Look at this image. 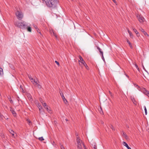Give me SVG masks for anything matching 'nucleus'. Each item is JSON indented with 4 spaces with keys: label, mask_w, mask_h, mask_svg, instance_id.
Wrapping results in <instances>:
<instances>
[{
    "label": "nucleus",
    "mask_w": 149,
    "mask_h": 149,
    "mask_svg": "<svg viewBox=\"0 0 149 149\" xmlns=\"http://www.w3.org/2000/svg\"><path fill=\"white\" fill-rule=\"evenodd\" d=\"M47 6L49 7L54 8L56 7L58 3V0H46L45 1Z\"/></svg>",
    "instance_id": "1"
},
{
    "label": "nucleus",
    "mask_w": 149,
    "mask_h": 149,
    "mask_svg": "<svg viewBox=\"0 0 149 149\" xmlns=\"http://www.w3.org/2000/svg\"><path fill=\"white\" fill-rule=\"evenodd\" d=\"M28 77L34 86L39 89H40L41 88V86L39 84V81L37 78L36 79H34L30 75H28Z\"/></svg>",
    "instance_id": "2"
},
{
    "label": "nucleus",
    "mask_w": 149,
    "mask_h": 149,
    "mask_svg": "<svg viewBox=\"0 0 149 149\" xmlns=\"http://www.w3.org/2000/svg\"><path fill=\"white\" fill-rule=\"evenodd\" d=\"M14 24L16 26L22 29H25L27 26L25 22L24 21L21 22L16 21L15 22Z\"/></svg>",
    "instance_id": "3"
},
{
    "label": "nucleus",
    "mask_w": 149,
    "mask_h": 149,
    "mask_svg": "<svg viewBox=\"0 0 149 149\" xmlns=\"http://www.w3.org/2000/svg\"><path fill=\"white\" fill-rule=\"evenodd\" d=\"M77 136V147L78 149H82V145L84 146L83 142L79 138V136L77 133L76 134Z\"/></svg>",
    "instance_id": "4"
},
{
    "label": "nucleus",
    "mask_w": 149,
    "mask_h": 149,
    "mask_svg": "<svg viewBox=\"0 0 149 149\" xmlns=\"http://www.w3.org/2000/svg\"><path fill=\"white\" fill-rule=\"evenodd\" d=\"M15 15L17 18L19 20L22 19L23 17V15L20 11L17 10L15 13Z\"/></svg>",
    "instance_id": "5"
},
{
    "label": "nucleus",
    "mask_w": 149,
    "mask_h": 149,
    "mask_svg": "<svg viewBox=\"0 0 149 149\" xmlns=\"http://www.w3.org/2000/svg\"><path fill=\"white\" fill-rule=\"evenodd\" d=\"M138 89L142 92L145 94L147 95L149 97V92L147 91L145 88L139 87Z\"/></svg>",
    "instance_id": "6"
},
{
    "label": "nucleus",
    "mask_w": 149,
    "mask_h": 149,
    "mask_svg": "<svg viewBox=\"0 0 149 149\" xmlns=\"http://www.w3.org/2000/svg\"><path fill=\"white\" fill-rule=\"evenodd\" d=\"M137 17L138 20L140 22L142 23L144 21L145 19L142 16L138 15H137Z\"/></svg>",
    "instance_id": "7"
},
{
    "label": "nucleus",
    "mask_w": 149,
    "mask_h": 149,
    "mask_svg": "<svg viewBox=\"0 0 149 149\" xmlns=\"http://www.w3.org/2000/svg\"><path fill=\"white\" fill-rule=\"evenodd\" d=\"M79 60L78 62L79 63V64L80 65V63H81L82 64L84 63V62H85L81 56H79Z\"/></svg>",
    "instance_id": "8"
},
{
    "label": "nucleus",
    "mask_w": 149,
    "mask_h": 149,
    "mask_svg": "<svg viewBox=\"0 0 149 149\" xmlns=\"http://www.w3.org/2000/svg\"><path fill=\"white\" fill-rule=\"evenodd\" d=\"M122 134L123 137L126 140H128L129 139L128 136L125 132H123Z\"/></svg>",
    "instance_id": "9"
},
{
    "label": "nucleus",
    "mask_w": 149,
    "mask_h": 149,
    "mask_svg": "<svg viewBox=\"0 0 149 149\" xmlns=\"http://www.w3.org/2000/svg\"><path fill=\"white\" fill-rule=\"evenodd\" d=\"M10 110L11 111V112L12 113L13 116L15 117L16 116V114L15 111L13 110V109L12 108H10Z\"/></svg>",
    "instance_id": "10"
},
{
    "label": "nucleus",
    "mask_w": 149,
    "mask_h": 149,
    "mask_svg": "<svg viewBox=\"0 0 149 149\" xmlns=\"http://www.w3.org/2000/svg\"><path fill=\"white\" fill-rule=\"evenodd\" d=\"M131 99L132 101V102H133V103L135 104V105H136V101L134 97H133L131 96Z\"/></svg>",
    "instance_id": "11"
},
{
    "label": "nucleus",
    "mask_w": 149,
    "mask_h": 149,
    "mask_svg": "<svg viewBox=\"0 0 149 149\" xmlns=\"http://www.w3.org/2000/svg\"><path fill=\"white\" fill-rule=\"evenodd\" d=\"M126 41H127V42L129 44V45L130 48H131V49H132L133 48V46L132 45L131 43L130 42V41L128 39H126Z\"/></svg>",
    "instance_id": "12"
},
{
    "label": "nucleus",
    "mask_w": 149,
    "mask_h": 149,
    "mask_svg": "<svg viewBox=\"0 0 149 149\" xmlns=\"http://www.w3.org/2000/svg\"><path fill=\"white\" fill-rule=\"evenodd\" d=\"M132 29H133L134 31L135 32V33L136 34L137 36L138 37L140 35L139 34V32L137 31L136 30V29L134 28L133 27H132Z\"/></svg>",
    "instance_id": "13"
},
{
    "label": "nucleus",
    "mask_w": 149,
    "mask_h": 149,
    "mask_svg": "<svg viewBox=\"0 0 149 149\" xmlns=\"http://www.w3.org/2000/svg\"><path fill=\"white\" fill-rule=\"evenodd\" d=\"M50 33H51V34L53 33V34L55 36L56 38H57V36L56 35V33L54 32V31L52 29V30H50Z\"/></svg>",
    "instance_id": "14"
},
{
    "label": "nucleus",
    "mask_w": 149,
    "mask_h": 149,
    "mask_svg": "<svg viewBox=\"0 0 149 149\" xmlns=\"http://www.w3.org/2000/svg\"><path fill=\"white\" fill-rule=\"evenodd\" d=\"M37 106L39 108V110L40 111H41L42 110V108L41 105L39 104H37Z\"/></svg>",
    "instance_id": "15"
},
{
    "label": "nucleus",
    "mask_w": 149,
    "mask_h": 149,
    "mask_svg": "<svg viewBox=\"0 0 149 149\" xmlns=\"http://www.w3.org/2000/svg\"><path fill=\"white\" fill-rule=\"evenodd\" d=\"M27 96L28 97L29 100L30 101H32L33 99L32 98L31 96L29 94H28Z\"/></svg>",
    "instance_id": "16"
},
{
    "label": "nucleus",
    "mask_w": 149,
    "mask_h": 149,
    "mask_svg": "<svg viewBox=\"0 0 149 149\" xmlns=\"http://www.w3.org/2000/svg\"><path fill=\"white\" fill-rule=\"evenodd\" d=\"M9 132H10V133L12 134L13 136V137H14V133H15V132H14V131H13V130H10L9 131Z\"/></svg>",
    "instance_id": "17"
},
{
    "label": "nucleus",
    "mask_w": 149,
    "mask_h": 149,
    "mask_svg": "<svg viewBox=\"0 0 149 149\" xmlns=\"http://www.w3.org/2000/svg\"><path fill=\"white\" fill-rule=\"evenodd\" d=\"M3 74V70L2 68H0V77Z\"/></svg>",
    "instance_id": "18"
},
{
    "label": "nucleus",
    "mask_w": 149,
    "mask_h": 149,
    "mask_svg": "<svg viewBox=\"0 0 149 149\" xmlns=\"http://www.w3.org/2000/svg\"><path fill=\"white\" fill-rule=\"evenodd\" d=\"M97 49L100 52V53L102 54H102H103V52H102L101 51V50L100 48V47H98L97 46Z\"/></svg>",
    "instance_id": "19"
},
{
    "label": "nucleus",
    "mask_w": 149,
    "mask_h": 149,
    "mask_svg": "<svg viewBox=\"0 0 149 149\" xmlns=\"http://www.w3.org/2000/svg\"><path fill=\"white\" fill-rule=\"evenodd\" d=\"M27 31L31 32V28L30 26H28L27 27Z\"/></svg>",
    "instance_id": "20"
},
{
    "label": "nucleus",
    "mask_w": 149,
    "mask_h": 149,
    "mask_svg": "<svg viewBox=\"0 0 149 149\" xmlns=\"http://www.w3.org/2000/svg\"><path fill=\"white\" fill-rule=\"evenodd\" d=\"M123 145L125 146L126 148H127L128 146V145L127 144L125 141H123Z\"/></svg>",
    "instance_id": "21"
},
{
    "label": "nucleus",
    "mask_w": 149,
    "mask_h": 149,
    "mask_svg": "<svg viewBox=\"0 0 149 149\" xmlns=\"http://www.w3.org/2000/svg\"><path fill=\"white\" fill-rule=\"evenodd\" d=\"M99 111L100 113L101 114H103V112L102 111V109L101 107H100V109H99Z\"/></svg>",
    "instance_id": "22"
},
{
    "label": "nucleus",
    "mask_w": 149,
    "mask_h": 149,
    "mask_svg": "<svg viewBox=\"0 0 149 149\" xmlns=\"http://www.w3.org/2000/svg\"><path fill=\"white\" fill-rule=\"evenodd\" d=\"M144 109L145 115H146L147 114V112L146 107L145 106H144Z\"/></svg>",
    "instance_id": "23"
},
{
    "label": "nucleus",
    "mask_w": 149,
    "mask_h": 149,
    "mask_svg": "<svg viewBox=\"0 0 149 149\" xmlns=\"http://www.w3.org/2000/svg\"><path fill=\"white\" fill-rule=\"evenodd\" d=\"M84 65V66L86 67V69H88V66H87V64L85 62H84V64H82Z\"/></svg>",
    "instance_id": "24"
},
{
    "label": "nucleus",
    "mask_w": 149,
    "mask_h": 149,
    "mask_svg": "<svg viewBox=\"0 0 149 149\" xmlns=\"http://www.w3.org/2000/svg\"><path fill=\"white\" fill-rule=\"evenodd\" d=\"M42 105L45 108H46V107L47 106L46 104L45 103H42Z\"/></svg>",
    "instance_id": "25"
},
{
    "label": "nucleus",
    "mask_w": 149,
    "mask_h": 149,
    "mask_svg": "<svg viewBox=\"0 0 149 149\" xmlns=\"http://www.w3.org/2000/svg\"><path fill=\"white\" fill-rule=\"evenodd\" d=\"M38 139L40 141H43L44 140L42 137L39 138Z\"/></svg>",
    "instance_id": "26"
},
{
    "label": "nucleus",
    "mask_w": 149,
    "mask_h": 149,
    "mask_svg": "<svg viewBox=\"0 0 149 149\" xmlns=\"http://www.w3.org/2000/svg\"><path fill=\"white\" fill-rule=\"evenodd\" d=\"M143 33L144 35L148 37L149 36L148 34L146 33V32L145 31Z\"/></svg>",
    "instance_id": "27"
},
{
    "label": "nucleus",
    "mask_w": 149,
    "mask_h": 149,
    "mask_svg": "<svg viewBox=\"0 0 149 149\" xmlns=\"http://www.w3.org/2000/svg\"><path fill=\"white\" fill-rule=\"evenodd\" d=\"M60 145L61 148V149H65L64 147L63 146L62 144L61 143H60Z\"/></svg>",
    "instance_id": "28"
},
{
    "label": "nucleus",
    "mask_w": 149,
    "mask_h": 149,
    "mask_svg": "<svg viewBox=\"0 0 149 149\" xmlns=\"http://www.w3.org/2000/svg\"><path fill=\"white\" fill-rule=\"evenodd\" d=\"M135 67H136V68L139 71H140V70H139V68L138 67L137 65L136 64H135Z\"/></svg>",
    "instance_id": "29"
},
{
    "label": "nucleus",
    "mask_w": 149,
    "mask_h": 149,
    "mask_svg": "<svg viewBox=\"0 0 149 149\" xmlns=\"http://www.w3.org/2000/svg\"><path fill=\"white\" fill-rule=\"evenodd\" d=\"M139 29L141 32H142L143 33L145 31L141 27Z\"/></svg>",
    "instance_id": "30"
},
{
    "label": "nucleus",
    "mask_w": 149,
    "mask_h": 149,
    "mask_svg": "<svg viewBox=\"0 0 149 149\" xmlns=\"http://www.w3.org/2000/svg\"><path fill=\"white\" fill-rule=\"evenodd\" d=\"M129 34L130 35V36L131 38H133V35L132 34V33L131 32L130 33H129Z\"/></svg>",
    "instance_id": "31"
},
{
    "label": "nucleus",
    "mask_w": 149,
    "mask_h": 149,
    "mask_svg": "<svg viewBox=\"0 0 149 149\" xmlns=\"http://www.w3.org/2000/svg\"><path fill=\"white\" fill-rule=\"evenodd\" d=\"M109 94L110 95V96L112 97H113V95L111 92L110 91H109Z\"/></svg>",
    "instance_id": "32"
},
{
    "label": "nucleus",
    "mask_w": 149,
    "mask_h": 149,
    "mask_svg": "<svg viewBox=\"0 0 149 149\" xmlns=\"http://www.w3.org/2000/svg\"><path fill=\"white\" fill-rule=\"evenodd\" d=\"M46 109L47 111L49 112V111H50V110H49V107L47 106L46 107V108H45Z\"/></svg>",
    "instance_id": "33"
},
{
    "label": "nucleus",
    "mask_w": 149,
    "mask_h": 149,
    "mask_svg": "<svg viewBox=\"0 0 149 149\" xmlns=\"http://www.w3.org/2000/svg\"><path fill=\"white\" fill-rule=\"evenodd\" d=\"M59 92L61 97L64 95L63 93L61 91H60Z\"/></svg>",
    "instance_id": "34"
},
{
    "label": "nucleus",
    "mask_w": 149,
    "mask_h": 149,
    "mask_svg": "<svg viewBox=\"0 0 149 149\" xmlns=\"http://www.w3.org/2000/svg\"><path fill=\"white\" fill-rule=\"evenodd\" d=\"M110 127L112 130H115V129L114 128V127L112 125H111V126Z\"/></svg>",
    "instance_id": "35"
},
{
    "label": "nucleus",
    "mask_w": 149,
    "mask_h": 149,
    "mask_svg": "<svg viewBox=\"0 0 149 149\" xmlns=\"http://www.w3.org/2000/svg\"><path fill=\"white\" fill-rule=\"evenodd\" d=\"M9 100L10 101V102L11 103H13V101L11 100V98L10 97L9 98Z\"/></svg>",
    "instance_id": "36"
},
{
    "label": "nucleus",
    "mask_w": 149,
    "mask_h": 149,
    "mask_svg": "<svg viewBox=\"0 0 149 149\" xmlns=\"http://www.w3.org/2000/svg\"><path fill=\"white\" fill-rule=\"evenodd\" d=\"M63 100L64 102L66 103V102H67V101L65 99H65H63Z\"/></svg>",
    "instance_id": "37"
},
{
    "label": "nucleus",
    "mask_w": 149,
    "mask_h": 149,
    "mask_svg": "<svg viewBox=\"0 0 149 149\" xmlns=\"http://www.w3.org/2000/svg\"><path fill=\"white\" fill-rule=\"evenodd\" d=\"M55 62L56 63V64H57V65L58 66H59V63L57 61H55Z\"/></svg>",
    "instance_id": "38"
},
{
    "label": "nucleus",
    "mask_w": 149,
    "mask_h": 149,
    "mask_svg": "<svg viewBox=\"0 0 149 149\" xmlns=\"http://www.w3.org/2000/svg\"><path fill=\"white\" fill-rule=\"evenodd\" d=\"M37 31L38 33H40L41 35V32L40 31V30L38 29H37Z\"/></svg>",
    "instance_id": "39"
},
{
    "label": "nucleus",
    "mask_w": 149,
    "mask_h": 149,
    "mask_svg": "<svg viewBox=\"0 0 149 149\" xmlns=\"http://www.w3.org/2000/svg\"><path fill=\"white\" fill-rule=\"evenodd\" d=\"M142 67H143V68L144 69V70H145L147 72H148L146 71V69L145 68L144 66H143V65H142Z\"/></svg>",
    "instance_id": "40"
},
{
    "label": "nucleus",
    "mask_w": 149,
    "mask_h": 149,
    "mask_svg": "<svg viewBox=\"0 0 149 149\" xmlns=\"http://www.w3.org/2000/svg\"><path fill=\"white\" fill-rule=\"evenodd\" d=\"M39 100L41 102V103H43V101L41 98H40Z\"/></svg>",
    "instance_id": "41"
},
{
    "label": "nucleus",
    "mask_w": 149,
    "mask_h": 149,
    "mask_svg": "<svg viewBox=\"0 0 149 149\" xmlns=\"http://www.w3.org/2000/svg\"><path fill=\"white\" fill-rule=\"evenodd\" d=\"M34 27L35 28V29H38L36 25L34 26Z\"/></svg>",
    "instance_id": "42"
},
{
    "label": "nucleus",
    "mask_w": 149,
    "mask_h": 149,
    "mask_svg": "<svg viewBox=\"0 0 149 149\" xmlns=\"http://www.w3.org/2000/svg\"><path fill=\"white\" fill-rule=\"evenodd\" d=\"M102 58L103 60V61H104V57L103 56V54H102Z\"/></svg>",
    "instance_id": "43"
},
{
    "label": "nucleus",
    "mask_w": 149,
    "mask_h": 149,
    "mask_svg": "<svg viewBox=\"0 0 149 149\" xmlns=\"http://www.w3.org/2000/svg\"><path fill=\"white\" fill-rule=\"evenodd\" d=\"M3 116L1 114V113H0V118H2Z\"/></svg>",
    "instance_id": "44"
},
{
    "label": "nucleus",
    "mask_w": 149,
    "mask_h": 149,
    "mask_svg": "<svg viewBox=\"0 0 149 149\" xmlns=\"http://www.w3.org/2000/svg\"><path fill=\"white\" fill-rule=\"evenodd\" d=\"M82 149H83V148H84V149H86L84 145V146H83L82 145Z\"/></svg>",
    "instance_id": "45"
},
{
    "label": "nucleus",
    "mask_w": 149,
    "mask_h": 149,
    "mask_svg": "<svg viewBox=\"0 0 149 149\" xmlns=\"http://www.w3.org/2000/svg\"><path fill=\"white\" fill-rule=\"evenodd\" d=\"M112 1H113V2L115 3H116V1L115 0H112Z\"/></svg>",
    "instance_id": "46"
},
{
    "label": "nucleus",
    "mask_w": 149,
    "mask_h": 149,
    "mask_svg": "<svg viewBox=\"0 0 149 149\" xmlns=\"http://www.w3.org/2000/svg\"><path fill=\"white\" fill-rule=\"evenodd\" d=\"M128 149H131V148L129 146H128L127 148Z\"/></svg>",
    "instance_id": "47"
},
{
    "label": "nucleus",
    "mask_w": 149,
    "mask_h": 149,
    "mask_svg": "<svg viewBox=\"0 0 149 149\" xmlns=\"http://www.w3.org/2000/svg\"><path fill=\"white\" fill-rule=\"evenodd\" d=\"M128 149H131V148L129 146H128L127 148Z\"/></svg>",
    "instance_id": "48"
},
{
    "label": "nucleus",
    "mask_w": 149,
    "mask_h": 149,
    "mask_svg": "<svg viewBox=\"0 0 149 149\" xmlns=\"http://www.w3.org/2000/svg\"><path fill=\"white\" fill-rule=\"evenodd\" d=\"M128 149H131V148L129 146H128L127 148Z\"/></svg>",
    "instance_id": "49"
},
{
    "label": "nucleus",
    "mask_w": 149,
    "mask_h": 149,
    "mask_svg": "<svg viewBox=\"0 0 149 149\" xmlns=\"http://www.w3.org/2000/svg\"><path fill=\"white\" fill-rule=\"evenodd\" d=\"M127 31H128V32L129 33H130L131 32L129 31V30L128 29H127Z\"/></svg>",
    "instance_id": "50"
},
{
    "label": "nucleus",
    "mask_w": 149,
    "mask_h": 149,
    "mask_svg": "<svg viewBox=\"0 0 149 149\" xmlns=\"http://www.w3.org/2000/svg\"><path fill=\"white\" fill-rule=\"evenodd\" d=\"M20 88H21V89L22 90V91H23V89L22 88V86H20Z\"/></svg>",
    "instance_id": "51"
},
{
    "label": "nucleus",
    "mask_w": 149,
    "mask_h": 149,
    "mask_svg": "<svg viewBox=\"0 0 149 149\" xmlns=\"http://www.w3.org/2000/svg\"><path fill=\"white\" fill-rule=\"evenodd\" d=\"M27 121H28V122L29 123H31V121H30V120H27Z\"/></svg>",
    "instance_id": "52"
},
{
    "label": "nucleus",
    "mask_w": 149,
    "mask_h": 149,
    "mask_svg": "<svg viewBox=\"0 0 149 149\" xmlns=\"http://www.w3.org/2000/svg\"><path fill=\"white\" fill-rule=\"evenodd\" d=\"M61 97H62V99H65V97H64V95L63 96H61Z\"/></svg>",
    "instance_id": "53"
},
{
    "label": "nucleus",
    "mask_w": 149,
    "mask_h": 149,
    "mask_svg": "<svg viewBox=\"0 0 149 149\" xmlns=\"http://www.w3.org/2000/svg\"><path fill=\"white\" fill-rule=\"evenodd\" d=\"M65 120L66 121H68V120H67V119H65Z\"/></svg>",
    "instance_id": "54"
},
{
    "label": "nucleus",
    "mask_w": 149,
    "mask_h": 149,
    "mask_svg": "<svg viewBox=\"0 0 149 149\" xmlns=\"http://www.w3.org/2000/svg\"><path fill=\"white\" fill-rule=\"evenodd\" d=\"M95 149H96V148L95 147H94Z\"/></svg>",
    "instance_id": "55"
}]
</instances>
